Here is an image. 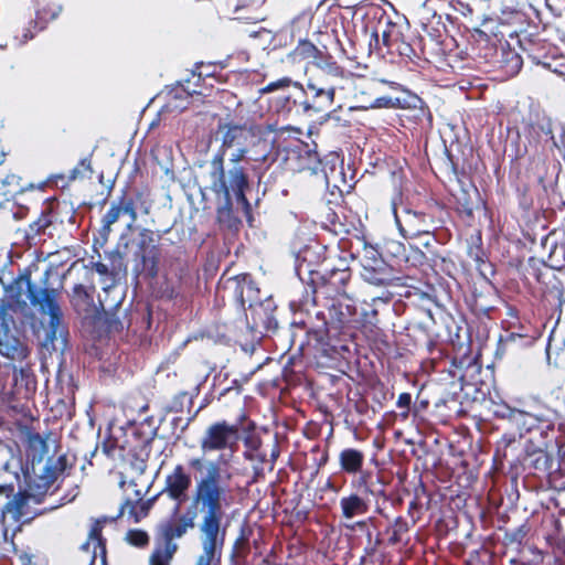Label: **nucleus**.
I'll list each match as a JSON object with an SVG mask.
<instances>
[{"instance_id":"1","label":"nucleus","mask_w":565,"mask_h":565,"mask_svg":"<svg viewBox=\"0 0 565 565\" xmlns=\"http://www.w3.org/2000/svg\"><path fill=\"white\" fill-rule=\"evenodd\" d=\"M227 488L221 483V469L216 462H210L206 473L196 480L193 492V505L203 513L200 524L202 534V554L196 565H221L222 550L225 543L226 524L224 505Z\"/></svg>"},{"instance_id":"2","label":"nucleus","mask_w":565,"mask_h":565,"mask_svg":"<svg viewBox=\"0 0 565 565\" xmlns=\"http://www.w3.org/2000/svg\"><path fill=\"white\" fill-rule=\"evenodd\" d=\"M326 311L316 312V322L307 331L308 345L316 351L315 356L330 358L335 352L331 338L359 330L358 308L350 296L326 299Z\"/></svg>"},{"instance_id":"3","label":"nucleus","mask_w":565,"mask_h":565,"mask_svg":"<svg viewBox=\"0 0 565 565\" xmlns=\"http://www.w3.org/2000/svg\"><path fill=\"white\" fill-rule=\"evenodd\" d=\"M212 171L211 190L214 194L224 199V205L228 210L233 206L232 196L241 204L246 214L250 213V203L246 196L249 190V177L247 170L243 166H231L226 171L222 154H214L211 160Z\"/></svg>"},{"instance_id":"4","label":"nucleus","mask_w":565,"mask_h":565,"mask_svg":"<svg viewBox=\"0 0 565 565\" xmlns=\"http://www.w3.org/2000/svg\"><path fill=\"white\" fill-rule=\"evenodd\" d=\"M351 277L352 271L343 258H339L338 265L326 266L322 273L310 270V282L299 300V306H317L321 303V299L349 296L347 287Z\"/></svg>"},{"instance_id":"5","label":"nucleus","mask_w":565,"mask_h":565,"mask_svg":"<svg viewBox=\"0 0 565 565\" xmlns=\"http://www.w3.org/2000/svg\"><path fill=\"white\" fill-rule=\"evenodd\" d=\"M75 217L76 211L71 202L47 198L38 218L25 230L26 244L31 247L44 241V235L53 237V231L61 230L66 223L74 224Z\"/></svg>"},{"instance_id":"6","label":"nucleus","mask_w":565,"mask_h":565,"mask_svg":"<svg viewBox=\"0 0 565 565\" xmlns=\"http://www.w3.org/2000/svg\"><path fill=\"white\" fill-rule=\"evenodd\" d=\"M364 462L365 454L359 448L344 447L338 454L340 471L356 477L351 481L352 488L362 490L364 494L387 499L382 477L380 475L374 476L371 470H364Z\"/></svg>"},{"instance_id":"7","label":"nucleus","mask_w":565,"mask_h":565,"mask_svg":"<svg viewBox=\"0 0 565 565\" xmlns=\"http://www.w3.org/2000/svg\"><path fill=\"white\" fill-rule=\"evenodd\" d=\"M280 92L268 99V108L279 117L287 118L292 113H306L305 86L288 76L268 83L259 89L260 95Z\"/></svg>"},{"instance_id":"8","label":"nucleus","mask_w":565,"mask_h":565,"mask_svg":"<svg viewBox=\"0 0 565 565\" xmlns=\"http://www.w3.org/2000/svg\"><path fill=\"white\" fill-rule=\"evenodd\" d=\"M151 209V201L147 195L131 186H125L120 190V194L111 202L109 209L102 217V231L105 234L111 232V226L119 221L121 216L129 217V227L138 218V210L143 214H149Z\"/></svg>"},{"instance_id":"9","label":"nucleus","mask_w":565,"mask_h":565,"mask_svg":"<svg viewBox=\"0 0 565 565\" xmlns=\"http://www.w3.org/2000/svg\"><path fill=\"white\" fill-rule=\"evenodd\" d=\"M160 239V234L146 227L141 228L137 236L131 239L135 270L145 274L151 279L156 278L159 274L161 258Z\"/></svg>"},{"instance_id":"10","label":"nucleus","mask_w":565,"mask_h":565,"mask_svg":"<svg viewBox=\"0 0 565 565\" xmlns=\"http://www.w3.org/2000/svg\"><path fill=\"white\" fill-rule=\"evenodd\" d=\"M196 518L195 508L188 509L175 520L167 521L160 526V534L163 540V547L157 548L151 557L150 565H169L170 559L177 551L174 539L183 536L189 529H193Z\"/></svg>"},{"instance_id":"11","label":"nucleus","mask_w":565,"mask_h":565,"mask_svg":"<svg viewBox=\"0 0 565 565\" xmlns=\"http://www.w3.org/2000/svg\"><path fill=\"white\" fill-rule=\"evenodd\" d=\"M406 29L405 22L402 20L395 21L394 18L381 11L377 17L376 24L372 30V38L375 39V46L381 50L380 38L382 45L388 51H397L401 55L411 56L413 49L405 42L404 30Z\"/></svg>"},{"instance_id":"12","label":"nucleus","mask_w":565,"mask_h":565,"mask_svg":"<svg viewBox=\"0 0 565 565\" xmlns=\"http://www.w3.org/2000/svg\"><path fill=\"white\" fill-rule=\"evenodd\" d=\"M243 414L236 423L230 424L226 420L212 423L201 438L200 446L203 452H214L230 449L234 451L241 439V426L245 419Z\"/></svg>"},{"instance_id":"13","label":"nucleus","mask_w":565,"mask_h":565,"mask_svg":"<svg viewBox=\"0 0 565 565\" xmlns=\"http://www.w3.org/2000/svg\"><path fill=\"white\" fill-rule=\"evenodd\" d=\"M42 296L32 294V307L36 308L42 313L49 315V330L47 340L52 343L57 337H65L67 334L66 327L63 323V312L58 305L60 291L56 288L43 290Z\"/></svg>"},{"instance_id":"14","label":"nucleus","mask_w":565,"mask_h":565,"mask_svg":"<svg viewBox=\"0 0 565 565\" xmlns=\"http://www.w3.org/2000/svg\"><path fill=\"white\" fill-rule=\"evenodd\" d=\"M511 39L516 40L521 60L523 55L535 64L548 65V57L552 54L553 45L541 36L540 33H530L526 30L510 33Z\"/></svg>"},{"instance_id":"15","label":"nucleus","mask_w":565,"mask_h":565,"mask_svg":"<svg viewBox=\"0 0 565 565\" xmlns=\"http://www.w3.org/2000/svg\"><path fill=\"white\" fill-rule=\"evenodd\" d=\"M49 282V274L45 273L43 278V285H36L31 280V274L24 273L19 275L17 278L12 280V282L6 288V296L8 301H1L0 303L10 305V312L15 308H24L26 302L23 300V294H26V297L32 306V294H36V296H42L43 290H50L47 287Z\"/></svg>"},{"instance_id":"16","label":"nucleus","mask_w":565,"mask_h":565,"mask_svg":"<svg viewBox=\"0 0 565 565\" xmlns=\"http://www.w3.org/2000/svg\"><path fill=\"white\" fill-rule=\"evenodd\" d=\"M192 486V477L182 463L174 466L172 471L166 476L161 493L175 502L173 513H178L180 505L188 499V492Z\"/></svg>"},{"instance_id":"17","label":"nucleus","mask_w":565,"mask_h":565,"mask_svg":"<svg viewBox=\"0 0 565 565\" xmlns=\"http://www.w3.org/2000/svg\"><path fill=\"white\" fill-rule=\"evenodd\" d=\"M395 222L403 237L415 238L431 233L434 217L425 212L405 209L401 214L395 213Z\"/></svg>"},{"instance_id":"18","label":"nucleus","mask_w":565,"mask_h":565,"mask_svg":"<svg viewBox=\"0 0 565 565\" xmlns=\"http://www.w3.org/2000/svg\"><path fill=\"white\" fill-rule=\"evenodd\" d=\"M15 329V320L10 316L0 323V354L9 360L22 362L30 350L28 345L15 337L12 331Z\"/></svg>"},{"instance_id":"19","label":"nucleus","mask_w":565,"mask_h":565,"mask_svg":"<svg viewBox=\"0 0 565 565\" xmlns=\"http://www.w3.org/2000/svg\"><path fill=\"white\" fill-rule=\"evenodd\" d=\"M527 447L522 443V435L516 438L514 434H504L497 441L493 459L501 466L507 462L511 469L518 470Z\"/></svg>"},{"instance_id":"20","label":"nucleus","mask_w":565,"mask_h":565,"mask_svg":"<svg viewBox=\"0 0 565 565\" xmlns=\"http://www.w3.org/2000/svg\"><path fill=\"white\" fill-rule=\"evenodd\" d=\"M77 461L76 455H60L57 458L50 457L46 460L43 473L40 476L41 488L39 494L45 495L49 489L55 483V481L63 475H70Z\"/></svg>"},{"instance_id":"21","label":"nucleus","mask_w":565,"mask_h":565,"mask_svg":"<svg viewBox=\"0 0 565 565\" xmlns=\"http://www.w3.org/2000/svg\"><path fill=\"white\" fill-rule=\"evenodd\" d=\"M372 255H365L362 259V278L374 286H387L393 281L392 268L377 254L375 249L370 252Z\"/></svg>"},{"instance_id":"22","label":"nucleus","mask_w":565,"mask_h":565,"mask_svg":"<svg viewBox=\"0 0 565 565\" xmlns=\"http://www.w3.org/2000/svg\"><path fill=\"white\" fill-rule=\"evenodd\" d=\"M412 17L420 26L424 35L428 36L437 44L443 42V36L446 31L445 24L441 22L440 15H437L435 10L429 7L427 2H423L417 8H414Z\"/></svg>"},{"instance_id":"23","label":"nucleus","mask_w":565,"mask_h":565,"mask_svg":"<svg viewBox=\"0 0 565 565\" xmlns=\"http://www.w3.org/2000/svg\"><path fill=\"white\" fill-rule=\"evenodd\" d=\"M344 76V67L339 65L334 57H327L318 63L316 71L309 75L307 82L335 94L337 81Z\"/></svg>"},{"instance_id":"24","label":"nucleus","mask_w":565,"mask_h":565,"mask_svg":"<svg viewBox=\"0 0 565 565\" xmlns=\"http://www.w3.org/2000/svg\"><path fill=\"white\" fill-rule=\"evenodd\" d=\"M218 131L223 135L221 146L215 154H222L223 160L228 149L248 147L255 139L253 128L246 125L222 124L218 125Z\"/></svg>"},{"instance_id":"25","label":"nucleus","mask_w":565,"mask_h":565,"mask_svg":"<svg viewBox=\"0 0 565 565\" xmlns=\"http://www.w3.org/2000/svg\"><path fill=\"white\" fill-rule=\"evenodd\" d=\"M553 458L541 446L524 450L522 462L519 469L527 471L531 475L548 473L552 472Z\"/></svg>"},{"instance_id":"26","label":"nucleus","mask_w":565,"mask_h":565,"mask_svg":"<svg viewBox=\"0 0 565 565\" xmlns=\"http://www.w3.org/2000/svg\"><path fill=\"white\" fill-rule=\"evenodd\" d=\"M334 93L307 82L303 97L306 99V113L312 115L328 110L334 103Z\"/></svg>"},{"instance_id":"27","label":"nucleus","mask_w":565,"mask_h":565,"mask_svg":"<svg viewBox=\"0 0 565 565\" xmlns=\"http://www.w3.org/2000/svg\"><path fill=\"white\" fill-rule=\"evenodd\" d=\"M226 288L231 289L233 299L242 308H245L246 302H249V307H252L253 297L258 291L249 274H239L228 278Z\"/></svg>"},{"instance_id":"28","label":"nucleus","mask_w":565,"mask_h":565,"mask_svg":"<svg viewBox=\"0 0 565 565\" xmlns=\"http://www.w3.org/2000/svg\"><path fill=\"white\" fill-rule=\"evenodd\" d=\"M359 491L360 492H350L340 499L339 505L343 519L351 520L364 515L370 511L369 497L371 494H364L362 490Z\"/></svg>"},{"instance_id":"29","label":"nucleus","mask_w":565,"mask_h":565,"mask_svg":"<svg viewBox=\"0 0 565 565\" xmlns=\"http://www.w3.org/2000/svg\"><path fill=\"white\" fill-rule=\"evenodd\" d=\"M206 95L207 94L203 90V88H199V86L193 85V79L190 76L184 81V83L177 85L170 90L169 106L173 109L184 110L190 105L189 99H192L195 96L199 97Z\"/></svg>"},{"instance_id":"30","label":"nucleus","mask_w":565,"mask_h":565,"mask_svg":"<svg viewBox=\"0 0 565 565\" xmlns=\"http://www.w3.org/2000/svg\"><path fill=\"white\" fill-rule=\"evenodd\" d=\"M93 173L92 168V159L90 156L83 158L70 171L68 177L66 178L64 174H54L51 175L46 183L53 184L55 186H61L62 189L70 185L71 182L75 180H83L85 178H90Z\"/></svg>"},{"instance_id":"31","label":"nucleus","mask_w":565,"mask_h":565,"mask_svg":"<svg viewBox=\"0 0 565 565\" xmlns=\"http://www.w3.org/2000/svg\"><path fill=\"white\" fill-rule=\"evenodd\" d=\"M223 70V66L215 63H196L194 68L191 72V78L193 79V85L199 86V88L207 89L209 87H213V83H206V81L220 82V71Z\"/></svg>"},{"instance_id":"32","label":"nucleus","mask_w":565,"mask_h":565,"mask_svg":"<svg viewBox=\"0 0 565 565\" xmlns=\"http://www.w3.org/2000/svg\"><path fill=\"white\" fill-rule=\"evenodd\" d=\"M107 521H108V519L105 516L95 520L90 526L87 541L84 542L81 546L82 550L87 552L89 550L90 543L94 544V552H93L89 565L95 564L97 550L100 551V553L103 555V562L105 563L106 539L103 536V529Z\"/></svg>"},{"instance_id":"33","label":"nucleus","mask_w":565,"mask_h":565,"mask_svg":"<svg viewBox=\"0 0 565 565\" xmlns=\"http://www.w3.org/2000/svg\"><path fill=\"white\" fill-rule=\"evenodd\" d=\"M431 497L423 482L414 489V498L408 504L407 514L415 525L423 516L424 511L430 508Z\"/></svg>"},{"instance_id":"34","label":"nucleus","mask_w":565,"mask_h":565,"mask_svg":"<svg viewBox=\"0 0 565 565\" xmlns=\"http://www.w3.org/2000/svg\"><path fill=\"white\" fill-rule=\"evenodd\" d=\"M288 57L292 62H301L306 60H313L315 65L317 66L321 60H327V57H333L329 53L322 52L319 50L312 42L309 40H300L294 50L288 54Z\"/></svg>"},{"instance_id":"35","label":"nucleus","mask_w":565,"mask_h":565,"mask_svg":"<svg viewBox=\"0 0 565 565\" xmlns=\"http://www.w3.org/2000/svg\"><path fill=\"white\" fill-rule=\"evenodd\" d=\"M95 287H85L82 284H77L73 287L72 294L70 295V302L73 309L78 313H88L94 306Z\"/></svg>"},{"instance_id":"36","label":"nucleus","mask_w":565,"mask_h":565,"mask_svg":"<svg viewBox=\"0 0 565 565\" xmlns=\"http://www.w3.org/2000/svg\"><path fill=\"white\" fill-rule=\"evenodd\" d=\"M468 256L475 262L476 269L479 271L480 276L486 280H490V277L494 275L495 270L482 248V241L480 235L477 237V243L469 246Z\"/></svg>"},{"instance_id":"37","label":"nucleus","mask_w":565,"mask_h":565,"mask_svg":"<svg viewBox=\"0 0 565 565\" xmlns=\"http://www.w3.org/2000/svg\"><path fill=\"white\" fill-rule=\"evenodd\" d=\"M29 489L31 491H34L33 493H29L28 491H21L17 494L13 493L11 499L3 505L2 512L3 513H12L15 520H19L23 514V509L28 504L29 498H35V502L40 503L42 500L41 494L39 492L41 491V488L33 489L32 484H29Z\"/></svg>"},{"instance_id":"38","label":"nucleus","mask_w":565,"mask_h":565,"mask_svg":"<svg viewBox=\"0 0 565 565\" xmlns=\"http://www.w3.org/2000/svg\"><path fill=\"white\" fill-rule=\"evenodd\" d=\"M127 484L128 489H132V494L127 495V498L121 503L118 514L111 519V521H115L119 518H121L125 514V511L128 510V515H137L136 514V508L138 507V502L141 501V499L145 497V494L148 492L150 484L146 487V490L138 488L136 480L126 481L124 479L120 480L119 486L120 488H124Z\"/></svg>"},{"instance_id":"39","label":"nucleus","mask_w":565,"mask_h":565,"mask_svg":"<svg viewBox=\"0 0 565 565\" xmlns=\"http://www.w3.org/2000/svg\"><path fill=\"white\" fill-rule=\"evenodd\" d=\"M522 428L527 434L537 433L542 438H548L550 431L554 430V423L548 419L539 418L532 414L522 413Z\"/></svg>"},{"instance_id":"40","label":"nucleus","mask_w":565,"mask_h":565,"mask_svg":"<svg viewBox=\"0 0 565 565\" xmlns=\"http://www.w3.org/2000/svg\"><path fill=\"white\" fill-rule=\"evenodd\" d=\"M194 287V277L191 274L188 266L183 265L179 267L178 271V284L172 285L170 288V297L178 298L183 297L192 292Z\"/></svg>"},{"instance_id":"41","label":"nucleus","mask_w":565,"mask_h":565,"mask_svg":"<svg viewBox=\"0 0 565 565\" xmlns=\"http://www.w3.org/2000/svg\"><path fill=\"white\" fill-rule=\"evenodd\" d=\"M411 530V524L403 516H397L394 521L386 527L385 533L388 535L387 544L391 546H395L402 542H404L405 536L408 534Z\"/></svg>"},{"instance_id":"42","label":"nucleus","mask_w":565,"mask_h":565,"mask_svg":"<svg viewBox=\"0 0 565 565\" xmlns=\"http://www.w3.org/2000/svg\"><path fill=\"white\" fill-rule=\"evenodd\" d=\"M62 9L63 8L60 3H46L36 10V18L34 21H31V23H33L36 31H42L49 22L55 20L60 15Z\"/></svg>"},{"instance_id":"43","label":"nucleus","mask_w":565,"mask_h":565,"mask_svg":"<svg viewBox=\"0 0 565 565\" xmlns=\"http://www.w3.org/2000/svg\"><path fill=\"white\" fill-rule=\"evenodd\" d=\"M253 534V530L243 525L239 530L237 537L234 541L232 548V556L238 558L241 561H245L250 552V536Z\"/></svg>"},{"instance_id":"44","label":"nucleus","mask_w":565,"mask_h":565,"mask_svg":"<svg viewBox=\"0 0 565 565\" xmlns=\"http://www.w3.org/2000/svg\"><path fill=\"white\" fill-rule=\"evenodd\" d=\"M548 481L557 491H565V441L558 447V466L550 472Z\"/></svg>"},{"instance_id":"45","label":"nucleus","mask_w":565,"mask_h":565,"mask_svg":"<svg viewBox=\"0 0 565 565\" xmlns=\"http://www.w3.org/2000/svg\"><path fill=\"white\" fill-rule=\"evenodd\" d=\"M530 532V526L525 522L520 526L504 531L503 540L508 545H522Z\"/></svg>"},{"instance_id":"46","label":"nucleus","mask_w":565,"mask_h":565,"mask_svg":"<svg viewBox=\"0 0 565 565\" xmlns=\"http://www.w3.org/2000/svg\"><path fill=\"white\" fill-rule=\"evenodd\" d=\"M548 259L554 267L559 269L565 268V237L561 241H553Z\"/></svg>"},{"instance_id":"47","label":"nucleus","mask_w":565,"mask_h":565,"mask_svg":"<svg viewBox=\"0 0 565 565\" xmlns=\"http://www.w3.org/2000/svg\"><path fill=\"white\" fill-rule=\"evenodd\" d=\"M161 491L157 493L156 495L143 500L141 499L140 502H138V507L136 508V514L137 515H129L131 519H134L135 522H139L142 518L147 516L150 509L153 507L154 502L158 500V498L161 495Z\"/></svg>"},{"instance_id":"48","label":"nucleus","mask_w":565,"mask_h":565,"mask_svg":"<svg viewBox=\"0 0 565 565\" xmlns=\"http://www.w3.org/2000/svg\"><path fill=\"white\" fill-rule=\"evenodd\" d=\"M377 316L379 312L376 309H371L370 311H358V320H361V324H359V330L361 329H369L372 330V328H375L377 324Z\"/></svg>"},{"instance_id":"49","label":"nucleus","mask_w":565,"mask_h":565,"mask_svg":"<svg viewBox=\"0 0 565 565\" xmlns=\"http://www.w3.org/2000/svg\"><path fill=\"white\" fill-rule=\"evenodd\" d=\"M470 351V345L467 344L462 353L452 358L451 366L459 370L470 366L475 361V358L471 355Z\"/></svg>"},{"instance_id":"50","label":"nucleus","mask_w":565,"mask_h":565,"mask_svg":"<svg viewBox=\"0 0 565 565\" xmlns=\"http://www.w3.org/2000/svg\"><path fill=\"white\" fill-rule=\"evenodd\" d=\"M127 541L134 546L143 547L149 543V535L142 530L134 529L127 532Z\"/></svg>"},{"instance_id":"51","label":"nucleus","mask_w":565,"mask_h":565,"mask_svg":"<svg viewBox=\"0 0 565 565\" xmlns=\"http://www.w3.org/2000/svg\"><path fill=\"white\" fill-rule=\"evenodd\" d=\"M372 108H402V100L398 97L383 96L377 97L370 105Z\"/></svg>"},{"instance_id":"52","label":"nucleus","mask_w":565,"mask_h":565,"mask_svg":"<svg viewBox=\"0 0 565 565\" xmlns=\"http://www.w3.org/2000/svg\"><path fill=\"white\" fill-rule=\"evenodd\" d=\"M427 351L431 356L430 360H431L434 371L443 372L444 370H440L438 367V361L444 358L445 353L441 349L437 348V342L435 340H433V339L428 340Z\"/></svg>"},{"instance_id":"53","label":"nucleus","mask_w":565,"mask_h":565,"mask_svg":"<svg viewBox=\"0 0 565 565\" xmlns=\"http://www.w3.org/2000/svg\"><path fill=\"white\" fill-rule=\"evenodd\" d=\"M411 405H412V395L411 393L404 392L401 393L396 401V406L402 411L401 417L403 419H407L409 417L411 413Z\"/></svg>"},{"instance_id":"54","label":"nucleus","mask_w":565,"mask_h":565,"mask_svg":"<svg viewBox=\"0 0 565 565\" xmlns=\"http://www.w3.org/2000/svg\"><path fill=\"white\" fill-rule=\"evenodd\" d=\"M383 543V540L381 537V534L377 533L375 536H374V541L372 542H366L365 546H364V555H363V558H370L372 559L379 552V548L380 546L382 545Z\"/></svg>"},{"instance_id":"55","label":"nucleus","mask_w":565,"mask_h":565,"mask_svg":"<svg viewBox=\"0 0 565 565\" xmlns=\"http://www.w3.org/2000/svg\"><path fill=\"white\" fill-rule=\"evenodd\" d=\"M188 399V402L191 404L192 401L191 398L189 397V393L188 392H180L178 393L170 406H169V412H172V413H181L183 412V408H184V401Z\"/></svg>"},{"instance_id":"56","label":"nucleus","mask_w":565,"mask_h":565,"mask_svg":"<svg viewBox=\"0 0 565 565\" xmlns=\"http://www.w3.org/2000/svg\"><path fill=\"white\" fill-rule=\"evenodd\" d=\"M19 179H20V178H18L17 175H14V174H10V175H7L6 178H3V179H1V180H0L3 186H9V185H11V184L15 183V189H14V190H6V191L3 192V195H4V196H8V198H14V195H15L17 193L22 192V190H23V189H22V186L19 184Z\"/></svg>"},{"instance_id":"57","label":"nucleus","mask_w":565,"mask_h":565,"mask_svg":"<svg viewBox=\"0 0 565 565\" xmlns=\"http://www.w3.org/2000/svg\"><path fill=\"white\" fill-rule=\"evenodd\" d=\"M134 435L140 436V446L147 447L154 439V437L157 435V429L156 428H150L148 433H141L140 428H136L135 431H134Z\"/></svg>"},{"instance_id":"58","label":"nucleus","mask_w":565,"mask_h":565,"mask_svg":"<svg viewBox=\"0 0 565 565\" xmlns=\"http://www.w3.org/2000/svg\"><path fill=\"white\" fill-rule=\"evenodd\" d=\"M117 449V439L113 437H107L102 443V450L108 458L115 457V451Z\"/></svg>"},{"instance_id":"59","label":"nucleus","mask_w":565,"mask_h":565,"mask_svg":"<svg viewBox=\"0 0 565 565\" xmlns=\"http://www.w3.org/2000/svg\"><path fill=\"white\" fill-rule=\"evenodd\" d=\"M450 4L456 11H458L463 17H468L472 13V8L470 7V4L462 0H451Z\"/></svg>"},{"instance_id":"60","label":"nucleus","mask_w":565,"mask_h":565,"mask_svg":"<svg viewBox=\"0 0 565 565\" xmlns=\"http://www.w3.org/2000/svg\"><path fill=\"white\" fill-rule=\"evenodd\" d=\"M248 147L235 148L230 161L232 166H242L241 162L246 158Z\"/></svg>"},{"instance_id":"61","label":"nucleus","mask_w":565,"mask_h":565,"mask_svg":"<svg viewBox=\"0 0 565 565\" xmlns=\"http://www.w3.org/2000/svg\"><path fill=\"white\" fill-rule=\"evenodd\" d=\"M376 347L379 350H390L391 343L387 340V335L383 333L381 330L377 329L376 331V340H375Z\"/></svg>"},{"instance_id":"62","label":"nucleus","mask_w":565,"mask_h":565,"mask_svg":"<svg viewBox=\"0 0 565 565\" xmlns=\"http://www.w3.org/2000/svg\"><path fill=\"white\" fill-rule=\"evenodd\" d=\"M244 458L249 461L257 460L258 463H265L266 462V454L259 452V451H244L243 454Z\"/></svg>"},{"instance_id":"63","label":"nucleus","mask_w":565,"mask_h":565,"mask_svg":"<svg viewBox=\"0 0 565 565\" xmlns=\"http://www.w3.org/2000/svg\"><path fill=\"white\" fill-rule=\"evenodd\" d=\"M29 443L32 446H40L42 449H45L47 447L46 439L42 437L39 433H33L29 435Z\"/></svg>"},{"instance_id":"64","label":"nucleus","mask_w":565,"mask_h":565,"mask_svg":"<svg viewBox=\"0 0 565 565\" xmlns=\"http://www.w3.org/2000/svg\"><path fill=\"white\" fill-rule=\"evenodd\" d=\"M247 450L246 451H258L262 445V440L259 437H248L244 441Z\"/></svg>"}]
</instances>
